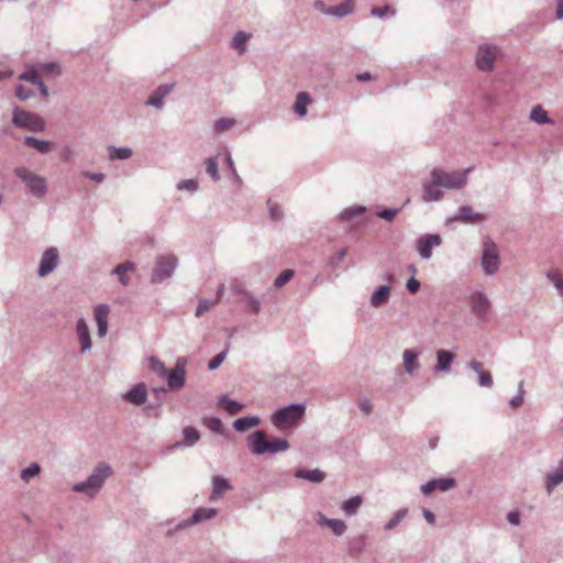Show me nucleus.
I'll return each mask as SVG.
<instances>
[{"mask_svg": "<svg viewBox=\"0 0 563 563\" xmlns=\"http://www.w3.org/2000/svg\"><path fill=\"white\" fill-rule=\"evenodd\" d=\"M470 168L463 172L448 173L441 168H434L431 172L430 181L423 186V200L424 201H437L443 197L440 188L445 189H460L463 188L467 183V174Z\"/></svg>", "mask_w": 563, "mask_h": 563, "instance_id": "1", "label": "nucleus"}, {"mask_svg": "<svg viewBox=\"0 0 563 563\" xmlns=\"http://www.w3.org/2000/svg\"><path fill=\"white\" fill-rule=\"evenodd\" d=\"M247 441L251 451L258 455L286 451L289 448L287 440L280 438L268 440L263 431H256L252 433L247 438Z\"/></svg>", "mask_w": 563, "mask_h": 563, "instance_id": "2", "label": "nucleus"}, {"mask_svg": "<svg viewBox=\"0 0 563 563\" xmlns=\"http://www.w3.org/2000/svg\"><path fill=\"white\" fill-rule=\"evenodd\" d=\"M111 467L106 463H99L86 482L76 484L74 490L77 493L96 494L104 481L111 475Z\"/></svg>", "mask_w": 563, "mask_h": 563, "instance_id": "3", "label": "nucleus"}, {"mask_svg": "<svg viewBox=\"0 0 563 563\" xmlns=\"http://www.w3.org/2000/svg\"><path fill=\"white\" fill-rule=\"evenodd\" d=\"M303 415V405H290L288 407L277 410L272 416V422L276 428L283 430L287 427L295 424L299 419L302 418Z\"/></svg>", "mask_w": 563, "mask_h": 563, "instance_id": "4", "label": "nucleus"}, {"mask_svg": "<svg viewBox=\"0 0 563 563\" xmlns=\"http://www.w3.org/2000/svg\"><path fill=\"white\" fill-rule=\"evenodd\" d=\"M14 174L25 184L30 191L36 197H43L46 194V180L25 167H16Z\"/></svg>", "mask_w": 563, "mask_h": 563, "instance_id": "5", "label": "nucleus"}, {"mask_svg": "<svg viewBox=\"0 0 563 563\" xmlns=\"http://www.w3.org/2000/svg\"><path fill=\"white\" fill-rule=\"evenodd\" d=\"M12 122L15 126L26 129L33 132L43 131L45 128L44 120L37 114L15 108L13 111Z\"/></svg>", "mask_w": 563, "mask_h": 563, "instance_id": "6", "label": "nucleus"}, {"mask_svg": "<svg viewBox=\"0 0 563 563\" xmlns=\"http://www.w3.org/2000/svg\"><path fill=\"white\" fill-rule=\"evenodd\" d=\"M498 53V48L494 45H481L476 54V66L484 71L493 70Z\"/></svg>", "mask_w": 563, "mask_h": 563, "instance_id": "7", "label": "nucleus"}, {"mask_svg": "<svg viewBox=\"0 0 563 563\" xmlns=\"http://www.w3.org/2000/svg\"><path fill=\"white\" fill-rule=\"evenodd\" d=\"M482 265L488 275L496 273L499 267L498 250L496 244L490 241L484 243Z\"/></svg>", "mask_w": 563, "mask_h": 563, "instance_id": "8", "label": "nucleus"}, {"mask_svg": "<svg viewBox=\"0 0 563 563\" xmlns=\"http://www.w3.org/2000/svg\"><path fill=\"white\" fill-rule=\"evenodd\" d=\"M176 257L173 255H167L161 257L156 263V268L153 273V279L154 280H163L167 277H169L176 267Z\"/></svg>", "mask_w": 563, "mask_h": 563, "instance_id": "9", "label": "nucleus"}, {"mask_svg": "<svg viewBox=\"0 0 563 563\" xmlns=\"http://www.w3.org/2000/svg\"><path fill=\"white\" fill-rule=\"evenodd\" d=\"M442 240L438 234H427L417 241V250L422 258H430L432 256L431 249L439 246Z\"/></svg>", "mask_w": 563, "mask_h": 563, "instance_id": "10", "label": "nucleus"}, {"mask_svg": "<svg viewBox=\"0 0 563 563\" xmlns=\"http://www.w3.org/2000/svg\"><path fill=\"white\" fill-rule=\"evenodd\" d=\"M57 264H58L57 250L53 249V247L46 250L41 260V264L38 267V275L40 276L48 275L51 272L54 271V268L57 266Z\"/></svg>", "mask_w": 563, "mask_h": 563, "instance_id": "11", "label": "nucleus"}, {"mask_svg": "<svg viewBox=\"0 0 563 563\" xmlns=\"http://www.w3.org/2000/svg\"><path fill=\"white\" fill-rule=\"evenodd\" d=\"M109 307L107 305H98L95 308V320L98 325V335L104 336L108 331V316H109Z\"/></svg>", "mask_w": 563, "mask_h": 563, "instance_id": "12", "label": "nucleus"}, {"mask_svg": "<svg viewBox=\"0 0 563 563\" xmlns=\"http://www.w3.org/2000/svg\"><path fill=\"white\" fill-rule=\"evenodd\" d=\"M185 368L183 365H180L179 362H177L176 364V367L170 371L169 373L167 372L166 374V378H167V383H168V386L170 389H179L184 386L185 384Z\"/></svg>", "mask_w": 563, "mask_h": 563, "instance_id": "13", "label": "nucleus"}, {"mask_svg": "<svg viewBox=\"0 0 563 563\" xmlns=\"http://www.w3.org/2000/svg\"><path fill=\"white\" fill-rule=\"evenodd\" d=\"M232 486L230 482L222 476H213L212 477V493L210 495V500L216 501L224 495L228 490H231Z\"/></svg>", "mask_w": 563, "mask_h": 563, "instance_id": "14", "label": "nucleus"}, {"mask_svg": "<svg viewBox=\"0 0 563 563\" xmlns=\"http://www.w3.org/2000/svg\"><path fill=\"white\" fill-rule=\"evenodd\" d=\"M147 398V389L144 384H137L132 389H130L125 395L124 399L133 405L140 406L146 401Z\"/></svg>", "mask_w": 563, "mask_h": 563, "instance_id": "15", "label": "nucleus"}, {"mask_svg": "<svg viewBox=\"0 0 563 563\" xmlns=\"http://www.w3.org/2000/svg\"><path fill=\"white\" fill-rule=\"evenodd\" d=\"M470 367L477 373L478 375V384L483 387H492L493 386V377L488 371L484 368L483 363L472 360L470 362Z\"/></svg>", "mask_w": 563, "mask_h": 563, "instance_id": "16", "label": "nucleus"}, {"mask_svg": "<svg viewBox=\"0 0 563 563\" xmlns=\"http://www.w3.org/2000/svg\"><path fill=\"white\" fill-rule=\"evenodd\" d=\"M224 291V285H220L217 290V296L214 300L209 299H200L197 310H196V317H201L203 313L209 311L212 307H214L222 298Z\"/></svg>", "mask_w": 563, "mask_h": 563, "instance_id": "17", "label": "nucleus"}, {"mask_svg": "<svg viewBox=\"0 0 563 563\" xmlns=\"http://www.w3.org/2000/svg\"><path fill=\"white\" fill-rule=\"evenodd\" d=\"M454 357L455 355L452 352L446 350H439L437 352V371L448 372Z\"/></svg>", "mask_w": 563, "mask_h": 563, "instance_id": "18", "label": "nucleus"}, {"mask_svg": "<svg viewBox=\"0 0 563 563\" xmlns=\"http://www.w3.org/2000/svg\"><path fill=\"white\" fill-rule=\"evenodd\" d=\"M77 334L81 344V351L90 349L91 341L89 335L88 325L85 320L80 319L77 321Z\"/></svg>", "mask_w": 563, "mask_h": 563, "instance_id": "19", "label": "nucleus"}, {"mask_svg": "<svg viewBox=\"0 0 563 563\" xmlns=\"http://www.w3.org/2000/svg\"><path fill=\"white\" fill-rule=\"evenodd\" d=\"M472 306L477 314L484 316L489 309V301L484 294L476 292L472 296Z\"/></svg>", "mask_w": 563, "mask_h": 563, "instance_id": "20", "label": "nucleus"}, {"mask_svg": "<svg viewBox=\"0 0 563 563\" xmlns=\"http://www.w3.org/2000/svg\"><path fill=\"white\" fill-rule=\"evenodd\" d=\"M402 357H404V367L408 374H412L416 369L419 368L420 365L417 361L418 353L416 351L405 350Z\"/></svg>", "mask_w": 563, "mask_h": 563, "instance_id": "21", "label": "nucleus"}, {"mask_svg": "<svg viewBox=\"0 0 563 563\" xmlns=\"http://www.w3.org/2000/svg\"><path fill=\"white\" fill-rule=\"evenodd\" d=\"M174 85L159 86L156 91L150 97L147 103L159 108L163 103V99L172 91Z\"/></svg>", "mask_w": 563, "mask_h": 563, "instance_id": "22", "label": "nucleus"}, {"mask_svg": "<svg viewBox=\"0 0 563 563\" xmlns=\"http://www.w3.org/2000/svg\"><path fill=\"white\" fill-rule=\"evenodd\" d=\"M354 2L352 0H345L344 2L329 7L327 10H324L325 13L336 15V16H344L347 15L353 11Z\"/></svg>", "mask_w": 563, "mask_h": 563, "instance_id": "23", "label": "nucleus"}, {"mask_svg": "<svg viewBox=\"0 0 563 563\" xmlns=\"http://www.w3.org/2000/svg\"><path fill=\"white\" fill-rule=\"evenodd\" d=\"M311 101L312 100L308 92H299L294 104V111L300 117L306 115L307 107L311 103Z\"/></svg>", "mask_w": 563, "mask_h": 563, "instance_id": "24", "label": "nucleus"}, {"mask_svg": "<svg viewBox=\"0 0 563 563\" xmlns=\"http://www.w3.org/2000/svg\"><path fill=\"white\" fill-rule=\"evenodd\" d=\"M257 417H244L234 421L233 426L236 431L244 432L260 424Z\"/></svg>", "mask_w": 563, "mask_h": 563, "instance_id": "25", "label": "nucleus"}, {"mask_svg": "<svg viewBox=\"0 0 563 563\" xmlns=\"http://www.w3.org/2000/svg\"><path fill=\"white\" fill-rule=\"evenodd\" d=\"M295 476L313 483H321L324 479V474L317 468L311 471L297 470Z\"/></svg>", "mask_w": 563, "mask_h": 563, "instance_id": "26", "label": "nucleus"}, {"mask_svg": "<svg viewBox=\"0 0 563 563\" xmlns=\"http://www.w3.org/2000/svg\"><path fill=\"white\" fill-rule=\"evenodd\" d=\"M530 120L538 124H553V121L549 118L548 112L541 107L536 106L530 112Z\"/></svg>", "mask_w": 563, "mask_h": 563, "instance_id": "27", "label": "nucleus"}, {"mask_svg": "<svg viewBox=\"0 0 563 563\" xmlns=\"http://www.w3.org/2000/svg\"><path fill=\"white\" fill-rule=\"evenodd\" d=\"M390 295V288L388 286H380L378 289L372 295L371 303L374 307H379L385 303Z\"/></svg>", "mask_w": 563, "mask_h": 563, "instance_id": "28", "label": "nucleus"}, {"mask_svg": "<svg viewBox=\"0 0 563 563\" xmlns=\"http://www.w3.org/2000/svg\"><path fill=\"white\" fill-rule=\"evenodd\" d=\"M133 271H134V264L131 262H125L123 264L118 265L114 268L113 273L119 276L120 283L123 286H126L129 284V277L126 276V274L129 272H133Z\"/></svg>", "mask_w": 563, "mask_h": 563, "instance_id": "29", "label": "nucleus"}, {"mask_svg": "<svg viewBox=\"0 0 563 563\" xmlns=\"http://www.w3.org/2000/svg\"><path fill=\"white\" fill-rule=\"evenodd\" d=\"M219 405L224 408L230 415H236L241 412L244 406L235 400L229 399L227 396H222L219 399Z\"/></svg>", "mask_w": 563, "mask_h": 563, "instance_id": "30", "label": "nucleus"}, {"mask_svg": "<svg viewBox=\"0 0 563 563\" xmlns=\"http://www.w3.org/2000/svg\"><path fill=\"white\" fill-rule=\"evenodd\" d=\"M25 144L37 150L40 153H47L52 150L51 142L37 140L33 136L25 137Z\"/></svg>", "mask_w": 563, "mask_h": 563, "instance_id": "31", "label": "nucleus"}, {"mask_svg": "<svg viewBox=\"0 0 563 563\" xmlns=\"http://www.w3.org/2000/svg\"><path fill=\"white\" fill-rule=\"evenodd\" d=\"M108 153H109V158L111 161H115V159H128L132 156V151L128 147H114V146H110L108 148Z\"/></svg>", "mask_w": 563, "mask_h": 563, "instance_id": "32", "label": "nucleus"}, {"mask_svg": "<svg viewBox=\"0 0 563 563\" xmlns=\"http://www.w3.org/2000/svg\"><path fill=\"white\" fill-rule=\"evenodd\" d=\"M361 504H362V498L360 496L352 497L342 504V510L344 511V514L346 516H352V515L356 514Z\"/></svg>", "mask_w": 563, "mask_h": 563, "instance_id": "33", "label": "nucleus"}, {"mask_svg": "<svg viewBox=\"0 0 563 563\" xmlns=\"http://www.w3.org/2000/svg\"><path fill=\"white\" fill-rule=\"evenodd\" d=\"M217 515V510L213 508H198L192 515L191 521L194 523L202 520L211 519Z\"/></svg>", "mask_w": 563, "mask_h": 563, "instance_id": "34", "label": "nucleus"}, {"mask_svg": "<svg viewBox=\"0 0 563 563\" xmlns=\"http://www.w3.org/2000/svg\"><path fill=\"white\" fill-rule=\"evenodd\" d=\"M563 482V468L553 473L548 474L545 486L550 494L554 487Z\"/></svg>", "mask_w": 563, "mask_h": 563, "instance_id": "35", "label": "nucleus"}, {"mask_svg": "<svg viewBox=\"0 0 563 563\" xmlns=\"http://www.w3.org/2000/svg\"><path fill=\"white\" fill-rule=\"evenodd\" d=\"M40 73H42L44 76H52L56 77L60 75V67L56 63H47L42 64L38 66Z\"/></svg>", "mask_w": 563, "mask_h": 563, "instance_id": "36", "label": "nucleus"}, {"mask_svg": "<svg viewBox=\"0 0 563 563\" xmlns=\"http://www.w3.org/2000/svg\"><path fill=\"white\" fill-rule=\"evenodd\" d=\"M250 38V34H246L244 32H239L235 34L232 41V46L236 51H239L241 54L245 52V43Z\"/></svg>", "mask_w": 563, "mask_h": 563, "instance_id": "37", "label": "nucleus"}, {"mask_svg": "<svg viewBox=\"0 0 563 563\" xmlns=\"http://www.w3.org/2000/svg\"><path fill=\"white\" fill-rule=\"evenodd\" d=\"M460 218L463 221H468V222H476V221H481L483 219V217L481 214L474 213V211L471 207H462L460 209Z\"/></svg>", "mask_w": 563, "mask_h": 563, "instance_id": "38", "label": "nucleus"}, {"mask_svg": "<svg viewBox=\"0 0 563 563\" xmlns=\"http://www.w3.org/2000/svg\"><path fill=\"white\" fill-rule=\"evenodd\" d=\"M186 445H194L200 438L199 432L192 427H186L183 431Z\"/></svg>", "mask_w": 563, "mask_h": 563, "instance_id": "39", "label": "nucleus"}, {"mask_svg": "<svg viewBox=\"0 0 563 563\" xmlns=\"http://www.w3.org/2000/svg\"><path fill=\"white\" fill-rule=\"evenodd\" d=\"M19 79L30 81L36 85L41 80L40 69H36L35 67H30L27 71L19 76Z\"/></svg>", "mask_w": 563, "mask_h": 563, "instance_id": "40", "label": "nucleus"}, {"mask_svg": "<svg viewBox=\"0 0 563 563\" xmlns=\"http://www.w3.org/2000/svg\"><path fill=\"white\" fill-rule=\"evenodd\" d=\"M548 278L554 284L560 295L563 296V276L558 269L548 273Z\"/></svg>", "mask_w": 563, "mask_h": 563, "instance_id": "41", "label": "nucleus"}, {"mask_svg": "<svg viewBox=\"0 0 563 563\" xmlns=\"http://www.w3.org/2000/svg\"><path fill=\"white\" fill-rule=\"evenodd\" d=\"M150 367L151 369L161 377H165L167 374V369L165 365L155 356L150 357Z\"/></svg>", "mask_w": 563, "mask_h": 563, "instance_id": "42", "label": "nucleus"}, {"mask_svg": "<svg viewBox=\"0 0 563 563\" xmlns=\"http://www.w3.org/2000/svg\"><path fill=\"white\" fill-rule=\"evenodd\" d=\"M206 172L214 179H219L218 161L217 157H209L206 159Z\"/></svg>", "mask_w": 563, "mask_h": 563, "instance_id": "43", "label": "nucleus"}, {"mask_svg": "<svg viewBox=\"0 0 563 563\" xmlns=\"http://www.w3.org/2000/svg\"><path fill=\"white\" fill-rule=\"evenodd\" d=\"M41 472V467L36 463H32L29 467L24 468L21 472V478L25 482H29L32 477L38 475Z\"/></svg>", "mask_w": 563, "mask_h": 563, "instance_id": "44", "label": "nucleus"}, {"mask_svg": "<svg viewBox=\"0 0 563 563\" xmlns=\"http://www.w3.org/2000/svg\"><path fill=\"white\" fill-rule=\"evenodd\" d=\"M328 527L336 536H342L346 530V525L344 523V521L340 519H331L330 521H328Z\"/></svg>", "mask_w": 563, "mask_h": 563, "instance_id": "45", "label": "nucleus"}, {"mask_svg": "<svg viewBox=\"0 0 563 563\" xmlns=\"http://www.w3.org/2000/svg\"><path fill=\"white\" fill-rule=\"evenodd\" d=\"M203 423L210 430L218 432V433H223V426H222V422L220 419H218L216 417L206 418L203 420Z\"/></svg>", "mask_w": 563, "mask_h": 563, "instance_id": "46", "label": "nucleus"}, {"mask_svg": "<svg viewBox=\"0 0 563 563\" xmlns=\"http://www.w3.org/2000/svg\"><path fill=\"white\" fill-rule=\"evenodd\" d=\"M434 483H435V489H439L441 492H446L456 485V482L454 478H439V479H434Z\"/></svg>", "mask_w": 563, "mask_h": 563, "instance_id": "47", "label": "nucleus"}, {"mask_svg": "<svg viewBox=\"0 0 563 563\" xmlns=\"http://www.w3.org/2000/svg\"><path fill=\"white\" fill-rule=\"evenodd\" d=\"M234 124H235V121L233 119L222 118V119H219L218 121H216L214 129L218 132H223V131L231 129Z\"/></svg>", "mask_w": 563, "mask_h": 563, "instance_id": "48", "label": "nucleus"}, {"mask_svg": "<svg viewBox=\"0 0 563 563\" xmlns=\"http://www.w3.org/2000/svg\"><path fill=\"white\" fill-rule=\"evenodd\" d=\"M294 276V271L286 269L275 279V286L276 287H283L285 284H287Z\"/></svg>", "mask_w": 563, "mask_h": 563, "instance_id": "49", "label": "nucleus"}, {"mask_svg": "<svg viewBox=\"0 0 563 563\" xmlns=\"http://www.w3.org/2000/svg\"><path fill=\"white\" fill-rule=\"evenodd\" d=\"M395 12H396L395 9H393L389 5H385L384 8H373L372 9V14L379 16V18H383L386 14L393 15V14H395Z\"/></svg>", "mask_w": 563, "mask_h": 563, "instance_id": "50", "label": "nucleus"}, {"mask_svg": "<svg viewBox=\"0 0 563 563\" xmlns=\"http://www.w3.org/2000/svg\"><path fill=\"white\" fill-rule=\"evenodd\" d=\"M197 187H198V183L195 179L183 180L178 184V189H180V190L187 189L190 191H195L197 189Z\"/></svg>", "mask_w": 563, "mask_h": 563, "instance_id": "51", "label": "nucleus"}, {"mask_svg": "<svg viewBox=\"0 0 563 563\" xmlns=\"http://www.w3.org/2000/svg\"><path fill=\"white\" fill-rule=\"evenodd\" d=\"M225 358V352H221L216 355L208 364L209 369L218 368Z\"/></svg>", "mask_w": 563, "mask_h": 563, "instance_id": "52", "label": "nucleus"}, {"mask_svg": "<svg viewBox=\"0 0 563 563\" xmlns=\"http://www.w3.org/2000/svg\"><path fill=\"white\" fill-rule=\"evenodd\" d=\"M397 214L396 209H386L378 213V217L388 221H391Z\"/></svg>", "mask_w": 563, "mask_h": 563, "instance_id": "53", "label": "nucleus"}, {"mask_svg": "<svg viewBox=\"0 0 563 563\" xmlns=\"http://www.w3.org/2000/svg\"><path fill=\"white\" fill-rule=\"evenodd\" d=\"M407 289L411 292V294H416L419 289H420V282L417 280L416 278L411 277L408 282H407Z\"/></svg>", "mask_w": 563, "mask_h": 563, "instance_id": "54", "label": "nucleus"}, {"mask_svg": "<svg viewBox=\"0 0 563 563\" xmlns=\"http://www.w3.org/2000/svg\"><path fill=\"white\" fill-rule=\"evenodd\" d=\"M84 176L96 181V183H102L103 179H104V175L102 173H90V172H85L84 173Z\"/></svg>", "mask_w": 563, "mask_h": 563, "instance_id": "55", "label": "nucleus"}, {"mask_svg": "<svg viewBox=\"0 0 563 563\" xmlns=\"http://www.w3.org/2000/svg\"><path fill=\"white\" fill-rule=\"evenodd\" d=\"M15 95H16V97H18L20 100H22V101H23V100L29 99V98L33 95V92H31V91H26L22 86H19V87L16 88V92H15Z\"/></svg>", "mask_w": 563, "mask_h": 563, "instance_id": "56", "label": "nucleus"}, {"mask_svg": "<svg viewBox=\"0 0 563 563\" xmlns=\"http://www.w3.org/2000/svg\"><path fill=\"white\" fill-rule=\"evenodd\" d=\"M405 512H398L387 525H386V529H393L394 527H396L399 521L401 520V518L404 517Z\"/></svg>", "mask_w": 563, "mask_h": 563, "instance_id": "57", "label": "nucleus"}, {"mask_svg": "<svg viewBox=\"0 0 563 563\" xmlns=\"http://www.w3.org/2000/svg\"><path fill=\"white\" fill-rule=\"evenodd\" d=\"M421 490L424 495H429L431 494L433 490H435V483H434V479L433 481H430L428 482L427 484H424L422 487H421Z\"/></svg>", "mask_w": 563, "mask_h": 563, "instance_id": "58", "label": "nucleus"}, {"mask_svg": "<svg viewBox=\"0 0 563 563\" xmlns=\"http://www.w3.org/2000/svg\"><path fill=\"white\" fill-rule=\"evenodd\" d=\"M360 408L366 413L369 415L373 410V406L369 400L364 399L360 401Z\"/></svg>", "mask_w": 563, "mask_h": 563, "instance_id": "59", "label": "nucleus"}, {"mask_svg": "<svg viewBox=\"0 0 563 563\" xmlns=\"http://www.w3.org/2000/svg\"><path fill=\"white\" fill-rule=\"evenodd\" d=\"M331 519H328L321 512H318L316 515V521L318 525L320 526H327L328 527V521H330Z\"/></svg>", "mask_w": 563, "mask_h": 563, "instance_id": "60", "label": "nucleus"}, {"mask_svg": "<svg viewBox=\"0 0 563 563\" xmlns=\"http://www.w3.org/2000/svg\"><path fill=\"white\" fill-rule=\"evenodd\" d=\"M522 402H523V397H522L521 395H519V396H517V397H515V398H512V399L510 400V405H511L514 408H518V407H520V406L522 405Z\"/></svg>", "mask_w": 563, "mask_h": 563, "instance_id": "61", "label": "nucleus"}, {"mask_svg": "<svg viewBox=\"0 0 563 563\" xmlns=\"http://www.w3.org/2000/svg\"><path fill=\"white\" fill-rule=\"evenodd\" d=\"M423 516H424L426 520H427L429 523H431V525H433V523H434V521H435V517H434V515H433L430 510H428V509H423Z\"/></svg>", "mask_w": 563, "mask_h": 563, "instance_id": "62", "label": "nucleus"}, {"mask_svg": "<svg viewBox=\"0 0 563 563\" xmlns=\"http://www.w3.org/2000/svg\"><path fill=\"white\" fill-rule=\"evenodd\" d=\"M249 306L251 308V310L254 312V313H257L258 310H260V303L253 299V298H250L249 299Z\"/></svg>", "mask_w": 563, "mask_h": 563, "instance_id": "63", "label": "nucleus"}, {"mask_svg": "<svg viewBox=\"0 0 563 563\" xmlns=\"http://www.w3.org/2000/svg\"><path fill=\"white\" fill-rule=\"evenodd\" d=\"M556 18L558 19H563V0H559V2H558Z\"/></svg>", "mask_w": 563, "mask_h": 563, "instance_id": "64", "label": "nucleus"}]
</instances>
